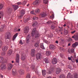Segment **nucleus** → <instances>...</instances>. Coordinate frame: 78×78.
Listing matches in <instances>:
<instances>
[{"mask_svg": "<svg viewBox=\"0 0 78 78\" xmlns=\"http://www.w3.org/2000/svg\"><path fill=\"white\" fill-rule=\"evenodd\" d=\"M36 28H34L32 31L31 35L33 37L34 36V35H35V37L36 39H38V38H39L40 36V34H36Z\"/></svg>", "mask_w": 78, "mask_h": 78, "instance_id": "f257e3e1", "label": "nucleus"}, {"mask_svg": "<svg viewBox=\"0 0 78 78\" xmlns=\"http://www.w3.org/2000/svg\"><path fill=\"white\" fill-rule=\"evenodd\" d=\"M29 30H30V28L28 27H26L24 30V33L25 34H27L28 32H29Z\"/></svg>", "mask_w": 78, "mask_h": 78, "instance_id": "f03ea898", "label": "nucleus"}, {"mask_svg": "<svg viewBox=\"0 0 78 78\" xmlns=\"http://www.w3.org/2000/svg\"><path fill=\"white\" fill-rule=\"evenodd\" d=\"M20 59V55L19 54H16V62L17 63H19V59Z\"/></svg>", "mask_w": 78, "mask_h": 78, "instance_id": "7ed1b4c3", "label": "nucleus"}, {"mask_svg": "<svg viewBox=\"0 0 78 78\" xmlns=\"http://www.w3.org/2000/svg\"><path fill=\"white\" fill-rule=\"evenodd\" d=\"M42 58V54L41 53H38L36 55L37 59H40Z\"/></svg>", "mask_w": 78, "mask_h": 78, "instance_id": "20e7f679", "label": "nucleus"}, {"mask_svg": "<svg viewBox=\"0 0 78 78\" xmlns=\"http://www.w3.org/2000/svg\"><path fill=\"white\" fill-rule=\"evenodd\" d=\"M57 62V59L56 58H54L52 59V63L53 64H56Z\"/></svg>", "mask_w": 78, "mask_h": 78, "instance_id": "39448f33", "label": "nucleus"}, {"mask_svg": "<svg viewBox=\"0 0 78 78\" xmlns=\"http://www.w3.org/2000/svg\"><path fill=\"white\" fill-rule=\"evenodd\" d=\"M25 10H22L20 12V16H19V17L21 18L23 17V15L25 14Z\"/></svg>", "mask_w": 78, "mask_h": 78, "instance_id": "423d86ee", "label": "nucleus"}, {"mask_svg": "<svg viewBox=\"0 0 78 78\" xmlns=\"http://www.w3.org/2000/svg\"><path fill=\"white\" fill-rule=\"evenodd\" d=\"M8 70H10L12 68V67H13V65L11 63H9L8 64Z\"/></svg>", "mask_w": 78, "mask_h": 78, "instance_id": "0eeeda50", "label": "nucleus"}, {"mask_svg": "<svg viewBox=\"0 0 78 78\" xmlns=\"http://www.w3.org/2000/svg\"><path fill=\"white\" fill-rule=\"evenodd\" d=\"M0 68L2 70H3L4 69H6V65L4 64L2 65L0 67Z\"/></svg>", "mask_w": 78, "mask_h": 78, "instance_id": "6e6552de", "label": "nucleus"}, {"mask_svg": "<svg viewBox=\"0 0 78 78\" xmlns=\"http://www.w3.org/2000/svg\"><path fill=\"white\" fill-rule=\"evenodd\" d=\"M40 3V1L39 0H36L33 3L34 5H39Z\"/></svg>", "mask_w": 78, "mask_h": 78, "instance_id": "1a4fd4ad", "label": "nucleus"}, {"mask_svg": "<svg viewBox=\"0 0 78 78\" xmlns=\"http://www.w3.org/2000/svg\"><path fill=\"white\" fill-rule=\"evenodd\" d=\"M31 54L32 56H35V50L34 49H32L31 51Z\"/></svg>", "mask_w": 78, "mask_h": 78, "instance_id": "9d476101", "label": "nucleus"}, {"mask_svg": "<svg viewBox=\"0 0 78 78\" xmlns=\"http://www.w3.org/2000/svg\"><path fill=\"white\" fill-rule=\"evenodd\" d=\"M61 72V69L60 68H57L56 69L55 73H56V74H59Z\"/></svg>", "mask_w": 78, "mask_h": 78, "instance_id": "9b49d317", "label": "nucleus"}, {"mask_svg": "<svg viewBox=\"0 0 78 78\" xmlns=\"http://www.w3.org/2000/svg\"><path fill=\"white\" fill-rule=\"evenodd\" d=\"M40 16L41 17H44L47 16V15L44 12H42L40 13Z\"/></svg>", "mask_w": 78, "mask_h": 78, "instance_id": "f8f14e48", "label": "nucleus"}, {"mask_svg": "<svg viewBox=\"0 0 78 78\" xmlns=\"http://www.w3.org/2000/svg\"><path fill=\"white\" fill-rule=\"evenodd\" d=\"M49 48L51 50H55V49L56 47L53 45H51L49 46Z\"/></svg>", "mask_w": 78, "mask_h": 78, "instance_id": "ddd939ff", "label": "nucleus"}, {"mask_svg": "<svg viewBox=\"0 0 78 78\" xmlns=\"http://www.w3.org/2000/svg\"><path fill=\"white\" fill-rule=\"evenodd\" d=\"M26 57H25V54H22V56L21 57V59L23 61L25 59Z\"/></svg>", "mask_w": 78, "mask_h": 78, "instance_id": "4468645a", "label": "nucleus"}, {"mask_svg": "<svg viewBox=\"0 0 78 78\" xmlns=\"http://www.w3.org/2000/svg\"><path fill=\"white\" fill-rule=\"evenodd\" d=\"M78 42H76L72 44V46L73 48H75V47H76V46H78Z\"/></svg>", "mask_w": 78, "mask_h": 78, "instance_id": "2eb2a0df", "label": "nucleus"}, {"mask_svg": "<svg viewBox=\"0 0 78 78\" xmlns=\"http://www.w3.org/2000/svg\"><path fill=\"white\" fill-rule=\"evenodd\" d=\"M53 72V69H51L48 70V74H51Z\"/></svg>", "mask_w": 78, "mask_h": 78, "instance_id": "dca6fc26", "label": "nucleus"}, {"mask_svg": "<svg viewBox=\"0 0 78 78\" xmlns=\"http://www.w3.org/2000/svg\"><path fill=\"white\" fill-rule=\"evenodd\" d=\"M30 34H28L26 38V42L27 43H28L29 42V39H30Z\"/></svg>", "mask_w": 78, "mask_h": 78, "instance_id": "f3484780", "label": "nucleus"}, {"mask_svg": "<svg viewBox=\"0 0 78 78\" xmlns=\"http://www.w3.org/2000/svg\"><path fill=\"white\" fill-rule=\"evenodd\" d=\"M40 47L41 48H42L43 50H45V48L44 46V44L43 43H41L40 45Z\"/></svg>", "mask_w": 78, "mask_h": 78, "instance_id": "a211bd4d", "label": "nucleus"}, {"mask_svg": "<svg viewBox=\"0 0 78 78\" xmlns=\"http://www.w3.org/2000/svg\"><path fill=\"white\" fill-rule=\"evenodd\" d=\"M12 6L15 11H16V10H17V9H18V8H19V6L17 5H12Z\"/></svg>", "mask_w": 78, "mask_h": 78, "instance_id": "6ab92c4d", "label": "nucleus"}, {"mask_svg": "<svg viewBox=\"0 0 78 78\" xmlns=\"http://www.w3.org/2000/svg\"><path fill=\"white\" fill-rule=\"evenodd\" d=\"M72 38H73V39L76 41H78V36L77 35H76L75 37L73 36Z\"/></svg>", "mask_w": 78, "mask_h": 78, "instance_id": "aec40b11", "label": "nucleus"}, {"mask_svg": "<svg viewBox=\"0 0 78 78\" xmlns=\"http://www.w3.org/2000/svg\"><path fill=\"white\" fill-rule=\"evenodd\" d=\"M7 49H8V48H7V47H6V46H3L2 47V51H6V50H7Z\"/></svg>", "mask_w": 78, "mask_h": 78, "instance_id": "412c9836", "label": "nucleus"}, {"mask_svg": "<svg viewBox=\"0 0 78 78\" xmlns=\"http://www.w3.org/2000/svg\"><path fill=\"white\" fill-rule=\"evenodd\" d=\"M67 77L68 78H72V75L70 73H68Z\"/></svg>", "mask_w": 78, "mask_h": 78, "instance_id": "4be33fe9", "label": "nucleus"}, {"mask_svg": "<svg viewBox=\"0 0 78 78\" xmlns=\"http://www.w3.org/2000/svg\"><path fill=\"white\" fill-rule=\"evenodd\" d=\"M18 35V33H16L13 37L12 40L14 41L15 40V39L16 38V37L17 36V35Z\"/></svg>", "mask_w": 78, "mask_h": 78, "instance_id": "5701e85b", "label": "nucleus"}, {"mask_svg": "<svg viewBox=\"0 0 78 78\" xmlns=\"http://www.w3.org/2000/svg\"><path fill=\"white\" fill-rule=\"evenodd\" d=\"M16 73L17 72H16V69H13L12 70V74L15 75V74H16Z\"/></svg>", "mask_w": 78, "mask_h": 78, "instance_id": "b1692460", "label": "nucleus"}, {"mask_svg": "<svg viewBox=\"0 0 78 78\" xmlns=\"http://www.w3.org/2000/svg\"><path fill=\"white\" fill-rule=\"evenodd\" d=\"M42 73L43 76H45L46 75V71L45 70H42Z\"/></svg>", "mask_w": 78, "mask_h": 78, "instance_id": "393cba45", "label": "nucleus"}, {"mask_svg": "<svg viewBox=\"0 0 78 78\" xmlns=\"http://www.w3.org/2000/svg\"><path fill=\"white\" fill-rule=\"evenodd\" d=\"M12 50H10L7 52V54L9 56L10 55H11V54H12Z\"/></svg>", "mask_w": 78, "mask_h": 78, "instance_id": "a878e982", "label": "nucleus"}, {"mask_svg": "<svg viewBox=\"0 0 78 78\" xmlns=\"http://www.w3.org/2000/svg\"><path fill=\"white\" fill-rule=\"evenodd\" d=\"M45 54L47 56H50L51 55V52L49 51H47L46 52Z\"/></svg>", "mask_w": 78, "mask_h": 78, "instance_id": "bb28decb", "label": "nucleus"}, {"mask_svg": "<svg viewBox=\"0 0 78 78\" xmlns=\"http://www.w3.org/2000/svg\"><path fill=\"white\" fill-rule=\"evenodd\" d=\"M60 78H65L66 77L63 74H61L59 76Z\"/></svg>", "mask_w": 78, "mask_h": 78, "instance_id": "cd10ccee", "label": "nucleus"}, {"mask_svg": "<svg viewBox=\"0 0 78 78\" xmlns=\"http://www.w3.org/2000/svg\"><path fill=\"white\" fill-rule=\"evenodd\" d=\"M44 61L46 64L49 63V60H48V59H47L46 58L44 60Z\"/></svg>", "mask_w": 78, "mask_h": 78, "instance_id": "c85d7f7f", "label": "nucleus"}, {"mask_svg": "<svg viewBox=\"0 0 78 78\" xmlns=\"http://www.w3.org/2000/svg\"><path fill=\"white\" fill-rule=\"evenodd\" d=\"M37 21H35V22L33 24H32V26L33 27H34L35 26H36V25H37Z\"/></svg>", "mask_w": 78, "mask_h": 78, "instance_id": "c756f323", "label": "nucleus"}, {"mask_svg": "<svg viewBox=\"0 0 78 78\" xmlns=\"http://www.w3.org/2000/svg\"><path fill=\"white\" fill-rule=\"evenodd\" d=\"M3 57H0V62H3Z\"/></svg>", "mask_w": 78, "mask_h": 78, "instance_id": "7c9ffc66", "label": "nucleus"}, {"mask_svg": "<svg viewBox=\"0 0 78 78\" xmlns=\"http://www.w3.org/2000/svg\"><path fill=\"white\" fill-rule=\"evenodd\" d=\"M40 12V10L39 9H36L35 10V12L37 13V12Z\"/></svg>", "mask_w": 78, "mask_h": 78, "instance_id": "2f4dec72", "label": "nucleus"}, {"mask_svg": "<svg viewBox=\"0 0 78 78\" xmlns=\"http://www.w3.org/2000/svg\"><path fill=\"white\" fill-rule=\"evenodd\" d=\"M3 12H0V18L2 17V16H3Z\"/></svg>", "mask_w": 78, "mask_h": 78, "instance_id": "473e14b6", "label": "nucleus"}, {"mask_svg": "<svg viewBox=\"0 0 78 78\" xmlns=\"http://www.w3.org/2000/svg\"><path fill=\"white\" fill-rule=\"evenodd\" d=\"M43 2L45 4H47L48 3V0H43Z\"/></svg>", "mask_w": 78, "mask_h": 78, "instance_id": "72a5a7b5", "label": "nucleus"}, {"mask_svg": "<svg viewBox=\"0 0 78 78\" xmlns=\"http://www.w3.org/2000/svg\"><path fill=\"white\" fill-rule=\"evenodd\" d=\"M30 78V74L28 73L27 74L26 77V78Z\"/></svg>", "mask_w": 78, "mask_h": 78, "instance_id": "f704fd0d", "label": "nucleus"}, {"mask_svg": "<svg viewBox=\"0 0 78 78\" xmlns=\"http://www.w3.org/2000/svg\"><path fill=\"white\" fill-rule=\"evenodd\" d=\"M19 73L20 75H22L23 73V71H22V70H20L19 71Z\"/></svg>", "mask_w": 78, "mask_h": 78, "instance_id": "c9c22d12", "label": "nucleus"}, {"mask_svg": "<svg viewBox=\"0 0 78 78\" xmlns=\"http://www.w3.org/2000/svg\"><path fill=\"white\" fill-rule=\"evenodd\" d=\"M75 52V50L74 49L72 48L71 49V53H74Z\"/></svg>", "mask_w": 78, "mask_h": 78, "instance_id": "e433bc0d", "label": "nucleus"}, {"mask_svg": "<svg viewBox=\"0 0 78 78\" xmlns=\"http://www.w3.org/2000/svg\"><path fill=\"white\" fill-rule=\"evenodd\" d=\"M8 35L7 36V39H9V36H10L11 35V34H10V33L9 32L8 34Z\"/></svg>", "mask_w": 78, "mask_h": 78, "instance_id": "4c0bfd02", "label": "nucleus"}, {"mask_svg": "<svg viewBox=\"0 0 78 78\" xmlns=\"http://www.w3.org/2000/svg\"><path fill=\"white\" fill-rule=\"evenodd\" d=\"M3 5L2 4H0V9H1L3 8Z\"/></svg>", "mask_w": 78, "mask_h": 78, "instance_id": "58836bf2", "label": "nucleus"}, {"mask_svg": "<svg viewBox=\"0 0 78 78\" xmlns=\"http://www.w3.org/2000/svg\"><path fill=\"white\" fill-rule=\"evenodd\" d=\"M2 41L0 40V48H2Z\"/></svg>", "mask_w": 78, "mask_h": 78, "instance_id": "ea45409f", "label": "nucleus"}, {"mask_svg": "<svg viewBox=\"0 0 78 78\" xmlns=\"http://www.w3.org/2000/svg\"><path fill=\"white\" fill-rule=\"evenodd\" d=\"M51 28H52V29H54V28H55V26L54 25H52L51 26Z\"/></svg>", "mask_w": 78, "mask_h": 78, "instance_id": "a19ab883", "label": "nucleus"}, {"mask_svg": "<svg viewBox=\"0 0 78 78\" xmlns=\"http://www.w3.org/2000/svg\"><path fill=\"white\" fill-rule=\"evenodd\" d=\"M34 46L35 47H39V44L37 43H35L34 44Z\"/></svg>", "mask_w": 78, "mask_h": 78, "instance_id": "79ce46f5", "label": "nucleus"}, {"mask_svg": "<svg viewBox=\"0 0 78 78\" xmlns=\"http://www.w3.org/2000/svg\"><path fill=\"white\" fill-rule=\"evenodd\" d=\"M68 51L69 53H71V49L69 48L68 50Z\"/></svg>", "mask_w": 78, "mask_h": 78, "instance_id": "37998d69", "label": "nucleus"}, {"mask_svg": "<svg viewBox=\"0 0 78 78\" xmlns=\"http://www.w3.org/2000/svg\"><path fill=\"white\" fill-rule=\"evenodd\" d=\"M50 18H51V19H54V15L52 14L51 16H50Z\"/></svg>", "mask_w": 78, "mask_h": 78, "instance_id": "c03bdc74", "label": "nucleus"}, {"mask_svg": "<svg viewBox=\"0 0 78 78\" xmlns=\"http://www.w3.org/2000/svg\"><path fill=\"white\" fill-rule=\"evenodd\" d=\"M19 43L20 44H23V43L22 42V41L21 40H20V42H19Z\"/></svg>", "mask_w": 78, "mask_h": 78, "instance_id": "a18cd8bd", "label": "nucleus"}, {"mask_svg": "<svg viewBox=\"0 0 78 78\" xmlns=\"http://www.w3.org/2000/svg\"><path fill=\"white\" fill-rule=\"evenodd\" d=\"M46 23H47V24H49L50 23H51V21H49L47 22Z\"/></svg>", "mask_w": 78, "mask_h": 78, "instance_id": "49530a36", "label": "nucleus"}, {"mask_svg": "<svg viewBox=\"0 0 78 78\" xmlns=\"http://www.w3.org/2000/svg\"><path fill=\"white\" fill-rule=\"evenodd\" d=\"M27 3V2L24 1L23 2V5H25Z\"/></svg>", "mask_w": 78, "mask_h": 78, "instance_id": "de8ad7c7", "label": "nucleus"}, {"mask_svg": "<svg viewBox=\"0 0 78 78\" xmlns=\"http://www.w3.org/2000/svg\"><path fill=\"white\" fill-rule=\"evenodd\" d=\"M30 14H34V11H32L30 12Z\"/></svg>", "mask_w": 78, "mask_h": 78, "instance_id": "09e8293b", "label": "nucleus"}, {"mask_svg": "<svg viewBox=\"0 0 78 78\" xmlns=\"http://www.w3.org/2000/svg\"><path fill=\"white\" fill-rule=\"evenodd\" d=\"M78 76V74L77 73H76L74 75V77H76Z\"/></svg>", "mask_w": 78, "mask_h": 78, "instance_id": "8fccbe9b", "label": "nucleus"}, {"mask_svg": "<svg viewBox=\"0 0 78 78\" xmlns=\"http://www.w3.org/2000/svg\"><path fill=\"white\" fill-rule=\"evenodd\" d=\"M75 32H76V30H74L73 32H71V33L72 34H73V33H75Z\"/></svg>", "mask_w": 78, "mask_h": 78, "instance_id": "3c124183", "label": "nucleus"}, {"mask_svg": "<svg viewBox=\"0 0 78 78\" xmlns=\"http://www.w3.org/2000/svg\"><path fill=\"white\" fill-rule=\"evenodd\" d=\"M0 77H1V78H3V76L2 74H0Z\"/></svg>", "mask_w": 78, "mask_h": 78, "instance_id": "603ef678", "label": "nucleus"}, {"mask_svg": "<svg viewBox=\"0 0 78 78\" xmlns=\"http://www.w3.org/2000/svg\"><path fill=\"white\" fill-rule=\"evenodd\" d=\"M68 41H73V40L72 39V38H70L68 40Z\"/></svg>", "mask_w": 78, "mask_h": 78, "instance_id": "864d4df0", "label": "nucleus"}, {"mask_svg": "<svg viewBox=\"0 0 78 78\" xmlns=\"http://www.w3.org/2000/svg\"><path fill=\"white\" fill-rule=\"evenodd\" d=\"M1 27H2V28H1L2 29H3L4 28V27H4V26H3V25H2Z\"/></svg>", "mask_w": 78, "mask_h": 78, "instance_id": "5fc2aeb1", "label": "nucleus"}, {"mask_svg": "<svg viewBox=\"0 0 78 78\" xmlns=\"http://www.w3.org/2000/svg\"><path fill=\"white\" fill-rule=\"evenodd\" d=\"M15 31H18V29H17V28H16L15 29Z\"/></svg>", "mask_w": 78, "mask_h": 78, "instance_id": "6e6d98bb", "label": "nucleus"}, {"mask_svg": "<svg viewBox=\"0 0 78 78\" xmlns=\"http://www.w3.org/2000/svg\"><path fill=\"white\" fill-rule=\"evenodd\" d=\"M35 72L36 74H38L39 73V72L37 71H36Z\"/></svg>", "mask_w": 78, "mask_h": 78, "instance_id": "4d7b16f0", "label": "nucleus"}, {"mask_svg": "<svg viewBox=\"0 0 78 78\" xmlns=\"http://www.w3.org/2000/svg\"><path fill=\"white\" fill-rule=\"evenodd\" d=\"M17 4L18 5H21V2H17Z\"/></svg>", "mask_w": 78, "mask_h": 78, "instance_id": "13d9d810", "label": "nucleus"}, {"mask_svg": "<svg viewBox=\"0 0 78 78\" xmlns=\"http://www.w3.org/2000/svg\"><path fill=\"white\" fill-rule=\"evenodd\" d=\"M68 59L69 60H71V58H70V57H68Z\"/></svg>", "mask_w": 78, "mask_h": 78, "instance_id": "bf43d9fd", "label": "nucleus"}, {"mask_svg": "<svg viewBox=\"0 0 78 78\" xmlns=\"http://www.w3.org/2000/svg\"><path fill=\"white\" fill-rule=\"evenodd\" d=\"M55 43H56V44H58V41H55Z\"/></svg>", "mask_w": 78, "mask_h": 78, "instance_id": "052dcab7", "label": "nucleus"}, {"mask_svg": "<svg viewBox=\"0 0 78 78\" xmlns=\"http://www.w3.org/2000/svg\"><path fill=\"white\" fill-rule=\"evenodd\" d=\"M76 63H78V59H76Z\"/></svg>", "mask_w": 78, "mask_h": 78, "instance_id": "680f3d73", "label": "nucleus"}, {"mask_svg": "<svg viewBox=\"0 0 78 78\" xmlns=\"http://www.w3.org/2000/svg\"><path fill=\"white\" fill-rule=\"evenodd\" d=\"M71 44H70V43H69L68 44V46H70V45H71Z\"/></svg>", "mask_w": 78, "mask_h": 78, "instance_id": "e2e57ef3", "label": "nucleus"}, {"mask_svg": "<svg viewBox=\"0 0 78 78\" xmlns=\"http://www.w3.org/2000/svg\"><path fill=\"white\" fill-rule=\"evenodd\" d=\"M33 20H36V17H34L33 18Z\"/></svg>", "mask_w": 78, "mask_h": 78, "instance_id": "0e129e2a", "label": "nucleus"}, {"mask_svg": "<svg viewBox=\"0 0 78 78\" xmlns=\"http://www.w3.org/2000/svg\"><path fill=\"white\" fill-rule=\"evenodd\" d=\"M20 31V29H18V31Z\"/></svg>", "mask_w": 78, "mask_h": 78, "instance_id": "69168bd1", "label": "nucleus"}, {"mask_svg": "<svg viewBox=\"0 0 78 78\" xmlns=\"http://www.w3.org/2000/svg\"><path fill=\"white\" fill-rule=\"evenodd\" d=\"M66 24H64V25H63V27H66Z\"/></svg>", "mask_w": 78, "mask_h": 78, "instance_id": "338daca9", "label": "nucleus"}, {"mask_svg": "<svg viewBox=\"0 0 78 78\" xmlns=\"http://www.w3.org/2000/svg\"><path fill=\"white\" fill-rule=\"evenodd\" d=\"M74 78H78V76L77 77H74Z\"/></svg>", "mask_w": 78, "mask_h": 78, "instance_id": "774afa93", "label": "nucleus"}]
</instances>
